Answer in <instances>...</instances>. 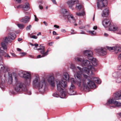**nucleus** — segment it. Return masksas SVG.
<instances>
[{
  "instance_id": "obj_1",
  "label": "nucleus",
  "mask_w": 121,
  "mask_h": 121,
  "mask_svg": "<svg viewBox=\"0 0 121 121\" xmlns=\"http://www.w3.org/2000/svg\"><path fill=\"white\" fill-rule=\"evenodd\" d=\"M83 65L87 67H84L82 69L79 66H77V68L79 71L77 72L76 74H74V77L76 78L79 79L80 82H78V86L81 85H83V86L85 87H90L91 88H95L96 86L95 83L90 80L91 78L87 75L83 74L82 75V72L86 73L88 75H90L92 70L90 69L91 67V62L88 60H84L83 61Z\"/></svg>"
},
{
  "instance_id": "obj_2",
  "label": "nucleus",
  "mask_w": 121,
  "mask_h": 121,
  "mask_svg": "<svg viewBox=\"0 0 121 121\" xmlns=\"http://www.w3.org/2000/svg\"><path fill=\"white\" fill-rule=\"evenodd\" d=\"M46 81L45 78L40 80L39 76H36L33 81V85L35 87H38L39 92L43 93L45 91Z\"/></svg>"
},
{
  "instance_id": "obj_3",
  "label": "nucleus",
  "mask_w": 121,
  "mask_h": 121,
  "mask_svg": "<svg viewBox=\"0 0 121 121\" xmlns=\"http://www.w3.org/2000/svg\"><path fill=\"white\" fill-rule=\"evenodd\" d=\"M84 54L85 55L87 56L88 59L91 61V67H90V69L92 70L91 73V75H94L93 72L96 71L95 67H96L97 65V60L95 58H93L92 56L93 53L91 51L86 50L84 52Z\"/></svg>"
},
{
  "instance_id": "obj_4",
  "label": "nucleus",
  "mask_w": 121,
  "mask_h": 121,
  "mask_svg": "<svg viewBox=\"0 0 121 121\" xmlns=\"http://www.w3.org/2000/svg\"><path fill=\"white\" fill-rule=\"evenodd\" d=\"M63 77L64 79H61V81L58 80H56L57 90L60 91H63V89L67 87L66 81L68 80L69 78L68 73H64Z\"/></svg>"
},
{
  "instance_id": "obj_5",
  "label": "nucleus",
  "mask_w": 121,
  "mask_h": 121,
  "mask_svg": "<svg viewBox=\"0 0 121 121\" xmlns=\"http://www.w3.org/2000/svg\"><path fill=\"white\" fill-rule=\"evenodd\" d=\"M9 68L5 65L0 64V71H2L4 73L3 74H0V87L1 88H3V86L2 87L1 85H3V84L5 82L6 75L5 73L9 71Z\"/></svg>"
},
{
  "instance_id": "obj_6",
  "label": "nucleus",
  "mask_w": 121,
  "mask_h": 121,
  "mask_svg": "<svg viewBox=\"0 0 121 121\" xmlns=\"http://www.w3.org/2000/svg\"><path fill=\"white\" fill-rule=\"evenodd\" d=\"M75 78L76 79H77L78 80V81L77 82H75L74 80V79L73 78H71L70 79H69L68 80L69 82H70L71 83V86L69 88V91H68V93L70 95H74L76 94V92L75 91H74V90L75 89V87L73 85L74 83H77L78 86H83V87L84 88H86V89L87 88H91V87H84L83 85L81 84L80 86H79L78 85V82H80V80L79 79H78L77 78H76L75 77Z\"/></svg>"
},
{
  "instance_id": "obj_7",
  "label": "nucleus",
  "mask_w": 121,
  "mask_h": 121,
  "mask_svg": "<svg viewBox=\"0 0 121 121\" xmlns=\"http://www.w3.org/2000/svg\"><path fill=\"white\" fill-rule=\"evenodd\" d=\"M19 74L21 77H22L25 79V83L27 85H29L30 83L31 77L30 73L26 71H21Z\"/></svg>"
},
{
  "instance_id": "obj_8",
  "label": "nucleus",
  "mask_w": 121,
  "mask_h": 121,
  "mask_svg": "<svg viewBox=\"0 0 121 121\" xmlns=\"http://www.w3.org/2000/svg\"><path fill=\"white\" fill-rule=\"evenodd\" d=\"M16 85L15 86L14 89L15 91L17 92L21 91H25L26 90L25 88L24 90L23 86V84L20 82H16Z\"/></svg>"
},
{
  "instance_id": "obj_9",
  "label": "nucleus",
  "mask_w": 121,
  "mask_h": 121,
  "mask_svg": "<svg viewBox=\"0 0 121 121\" xmlns=\"http://www.w3.org/2000/svg\"><path fill=\"white\" fill-rule=\"evenodd\" d=\"M97 7L98 9H102V8L107 5V1L106 0H97Z\"/></svg>"
},
{
  "instance_id": "obj_10",
  "label": "nucleus",
  "mask_w": 121,
  "mask_h": 121,
  "mask_svg": "<svg viewBox=\"0 0 121 121\" xmlns=\"http://www.w3.org/2000/svg\"><path fill=\"white\" fill-rule=\"evenodd\" d=\"M39 47L40 48L37 49L38 50H41L40 52L42 54V57H44L47 56L48 54V52L49 51L48 49L45 52V47L42 44Z\"/></svg>"
},
{
  "instance_id": "obj_11",
  "label": "nucleus",
  "mask_w": 121,
  "mask_h": 121,
  "mask_svg": "<svg viewBox=\"0 0 121 121\" xmlns=\"http://www.w3.org/2000/svg\"><path fill=\"white\" fill-rule=\"evenodd\" d=\"M64 89H63V91H61L59 92H60V95H59L56 92H55L53 93L52 94V96H53L55 97H58L60 96L61 98H64L66 97V94L65 92L64 91Z\"/></svg>"
},
{
  "instance_id": "obj_12",
  "label": "nucleus",
  "mask_w": 121,
  "mask_h": 121,
  "mask_svg": "<svg viewBox=\"0 0 121 121\" xmlns=\"http://www.w3.org/2000/svg\"><path fill=\"white\" fill-rule=\"evenodd\" d=\"M10 38L8 37H5V38L4 39L3 41L1 43V45L4 48V49H7V48L6 46V43H7L8 42L10 41Z\"/></svg>"
},
{
  "instance_id": "obj_13",
  "label": "nucleus",
  "mask_w": 121,
  "mask_h": 121,
  "mask_svg": "<svg viewBox=\"0 0 121 121\" xmlns=\"http://www.w3.org/2000/svg\"><path fill=\"white\" fill-rule=\"evenodd\" d=\"M79 3L78 0H71L68 1L67 2V4L68 5L69 7L72 8L75 4Z\"/></svg>"
},
{
  "instance_id": "obj_14",
  "label": "nucleus",
  "mask_w": 121,
  "mask_h": 121,
  "mask_svg": "<svg viewBox=\"0 0 121 121\" xmlns=\"http://www.w3.org/2000/svg\"><path fill=\"white\" fill-rule=\"evenodd\" d=\"M103 25L105 27H109L111 25V22L110 20L105 19H104L102 22Z\"/></svg>"
},
{
  "instance_id": "obj_15",
  "label": "nucleus",
  "mask_w": 121,
  "mask_h": 121,
  "mask_svg": "<svg viewBox=\"0 0 121 121\" xmlns=\"http://www.w3.org/2000/svg\"><path fill=\"white\" fill-rule=\"evenodd\" d=\"M68 20L71 23H75L76 20L73 15L71 14H69L67 16Z\"/></svg>"
},
{
  "instance_id": "obj_16",
  "label": "nucleus",
  "mask_w": 121,
  "mask_h": 121,
  "mask_svg": "<svg viewBox=\"0 0 121 121\" xmlns=\"http://www.w3.org/2000/svg\"><path fill=\"white\" fill-rule=\"evenodd\" d=\"M48 82L52 86H55V81L54 77L52 76H50L47 79Z\"/></svg>"
},
{
  "instance_id": "obj_17",
  "label": "nucleus",
  "mask_w": 121,
  "mask_h": 121,
  "mask_svg": "<svg viewBox=\"0 0 121 121\" xmlns=\"http://www.w3.org/2000/svg\"><path fill=\"white\" fill-rule=\"evenodd\" d=\"M109 29L110 30L121 31V29L120 28H118L117 25H113L112 26H111V25L109 27Z\"/></svg>"
},
{
  "instance_id": "obj_18",
  "label": "nucleus",
  "mask_w": 121,
  "mask_h": 121,
  "mask_svg": "<svg viewBox=\"0 0 121 121\" xmlns=\"http://www.w3.org/2000/svg\"><path fill=\"white\" fill-rule=\"evenodd\" d=\"M114 96L115 99L119 100L121 99V91H119L114 94Z\"/></svg>"
},
{
  "instance_id": "obj_19",
  "label": "nucleus",
  "mask_w": 121,
  "mask_h": 121,
  "mask_svg": "<svg viewBox=\"0 0 121 121\" xmlns=\"http://www.w3.org/2000/svg\"><path fill=\"white\" fill-rule=\"evenodd\" d=\"M114 105H112L110 106V108L112 109L115 108L116 107H121V103L117 101H115L114 103Z\"/></svg>"
},
{
  "instance_id": "obj_20",
  "label": "nucleus",
  "mask_w": 121,
  "mask_h": 121,
  "mask_svg": "<svg viewBox=\"0 0 121 121\" xmlns=\"http://www.w3.org/2000/svg\"><path fill=\"white\" fill-rule=\"evenodd\" d=\"M30 19V18L28 16H25L23 17L20 20L21 22L23 23H27L28 22Z\"/></svg>"
},
{
  "instance_id": "obj_21",
  "label": "nucleus",
  "mask_w": 121,
  "mask_h": 121,
  "mask_svg": "<svg viewBox=\"0 0 121 121\" xmlns=\"http://www.w3.org/2000/svg\"><path fill=\"white\" fill-rule=\"evenodd\" d=\"M9 82H10V83H12L13 82V78L14 77L15 80L17 79V77L15 73L13 74H9Z\"/></svg>"
},
{
  "instance_id": "obj_22",
  "label": "nucleus",
  "mask_w": 121,
  "mask_h": 121,
  "mask_svg": "<svg viewBox=\"0 0 121 121\" xmlns=\"http://www.w3.org/2000/svg\"><path fill=\"white\" fill-rule=\"evenodd\" d=\"M109 10L108 9H105L103 11L101 16L103 17H106L108 16L109 14Z\"/></svg>"
},
{
  "instance_id": "obj_23",
  "label": "nucleus",
  "mask_w": 121,
  "mask_h": 121,
  "mask_svg": "<svg viewBox=\"0 0 121 121\" xmlns=\"http://www.w3.org/2000/svg\"><path fill=\"white\" fill-rule=\"evenodd\" d=\"M98 51L100 52L102 55H106L107 54L106 49L105 48H101L98 49Z\"/></svg>"
},
{
  "instance_id": "obj_24",
  "label": "nucleus",
  "mask_w": 121,
  "mask_h": 121,
  "mask_svg": "<svg viewBox=\"0 0 121 121\" xmlns=\"http://www.w3.org/2000/svg\"><path fill=\"white\" fill-rule=\"evenodd\" d=\"M76 14L78 16H84V18L86 17V13L84 10H83L81 12H77L76 13Z\"/></svg>"
},
{
  "instance_id": "obj_25",
  "label": "nucleus",
  "mask_w": 121,
  "mask_h": 121,
  "mask_svg": "<svg viewBox=\"0 0 121 121\" xmlns=\"http://www.w3.org/2000/svg\"><path fill=\"white\" fill-rule=\"evenodd\" d=\"M30 9V5L27 2H26L25 5H23L22 9L24 11H27Z\"/></svg>"
},
{
  "instance_id": "obj_26",
  "label": "nucleus",
  "mask_w": 121,
  "mask_h": 121,
  "mask_svg": "<svg viewBox=\"0 0 121 121\" xmlns=\"http://www.w3.org/2000/svg\"><path fill=\"white\" fill-rule=\"evenodd\" d=\"M113 77L116 78L118 77H120L121 75V73L119 72H115L112 73Z\"/></svg>"
},
{
  "instance_id": "obj_27",
  "label": "nucleus",
  "mask_w": 121,
  "mask_h": 121,
  "mask_svg": "<svg viewBox=\"0 0 121 121\" xmlns=\"http://www.w3.org/2000/svg\"><path fill=\"white\" fill-rule=\"evenodd\" d=\"M75 8L76 9L78 10H80L81 9L84 10L83 6L80 4L78 3L76 4Z\"/></svg>"
},
{
  "instance_id": "obj_28",
  "label": "nucleus",
  "mask_w": 121,
  "mask_h": 121,
  "mask_svg": "<svg viewBox=\"0 0 121 121\" xmlns=\"http://www.w3.org/2000/svg\"><path fill=\"white\" fill-rule=\"evenodd\" d=\"M8 37H9L10 39L12 40H14L15 39L16 35L15 34L13 33H10L8 34Z\"/></svg>"
},
{
  "instance_id": "obj_29",
  "label": "nucleus",
  "mask_w": 121,
  "mask_h": 121,
  "mask_svg": "<svg viewBox=\"0 0 121 121\" xmlns=\"http://www.w3.org/2000/svg\"><path fill=\"white\" fill-rule=\"evenodd\" d=\"M115 101L114 99L110 98L108 100L106 104L108 105L110 104H114V103L115 102Z\"/></svg>"
},
{
  "instance_id": "obj_30",
  "label": "nucleus",
  "mask_w": 121,
  "mask_h": 121,
  "mask_svg": "<svg viewBox=\"0 0 121 121\" xmlns=\"http://www.w3.org/2000/svg\"><path fill=\"white\" fill-rule=\"evenodd\" d=\"M70 68L72 69L74 73H75L74 74V75L76 74L77 73H75V72L76 71V67H75V65L73 64H71L70 65ZM79 71V70L78 71V72Z\"/></svg>"
},
{
  "instance_id": "obj_31",
  "label": "nucleus",
  "mask_w": 121,
  "mask_h": 121,
  "mask_svg": "<svg viewBox=\"0 0 121 121\" xmlns=\"http://www.w3.org/2000/svg\"><path fill=\"white\" fill-rule=\"evenodd\" d=\"M92 78V80L96 83L99 84H100L101 82V81L99 78L93 77Z\"/></svg>"
},
{
  "instance_id": "obj_32",
  "label": "nucleus",
  "mask_w": 121,
  "mask_h": 121,
  "mask_svg": "<svg viewBox=\"0 0 121 121\" xmlns=\"http://www.w3.org/2000/svg\"><path fill=\"white\" fill-rule=\"evenodd\" d=\"M115 48L114 51H117L118 52H121V47L119 46H115Z\"/></svg>"
},
{
  "instance_id": "obj_33",
  "label": "nucleus",
  "mask_w": 121,
  "mask_h": 121,
  "mask_svg": "<svg viewBox=\"0 0 121 121\" xmlns=\"http://www.w3.org/2000/svg\"><path fill=\"white\" fill-rule=\"evenodd\" d=\"M74 59L76 61L80 62H83V61L84 60L82 59L79 57H75Z\"/></svg>"
},
{
  "instance_id": "obj_34",
  "label": "nucleus",
  "mask_w": 121,
  "mask_h": 121,
  "mask_svg": "<svg viewBox=\"0 0 121 121\" xmlns=\"http://www.w3.org/2000/svg\"><path fill=\"white\" fill-rule=\"evenodd\" d=\"M2 47L0 48V53H1V55H3L5 53V52L4 50L5 49H4Z\"/></svg>"
},
{
  "instance_id": "obj_35",
  "label": "nucleus",
  "mask_w": 121,
  "mask_h": 121,
  "mask_svg": "<svg viewBox=\"0 0 121 121\" xmlns=\"http://www.w3.org/2000/svg\"><path fill=\"white\" fill-rule=\"evenodd\" d=\"M68 12V10L65 9H62L60 11L61 13L64 14Z\"/></svg>"
},
{
  "instance_id": "obj_36",
  "label": "nucleus",
  "mask_w": 121,
  "mask_h": 121,
  "mask_svg": "<svg viewBox=\"0 0 121 121\" xmlns=\"http://www.w3.org/2000/svg\"><path fill=\"white\" fill-rule=\"evenodd\" d=\"M106 48L109 51H111L112 50H114V49L115 48V46L112 47L107 46L106 47Z\"/></svg>"
},
{
  "instance_id": "obj_37",
  "label": "nucleus",
  "mask_w": 121,
  "mask_h": 121,
  "mask_svg": "<svg viewBox=\"0 0 121 121\" xmlns=\"http://www.w3.org/2000/svg\"><path fill=\"white\" fill-rule=\"evenodd\" d=\"M17 26L20 29H22L24 27V25L23 24H18Z\"/></svg>"
},
{
  "instance_id": "obj_38",
  "label": "nucleus",
  "mask_w": 121,
  "mask_h": 121,
  "mask_svg": "<svg viewBox=\"0 0 121 121\" xmlns=\"http://www.w3.org/2000/svg\"><path fill=\"white\" fill-rule=\"evenodd\" d=\"M116 78V82L117 83H119L121 82V78L120 77H118Z\"/></svg>"
},
{
  "instance_id": "obj_39",
  "label": "nucleus",
  "mask_w": 121,
  "mask_h": 121,
  "mask_svg": "<svg viewBox=\"0 0 121 121\" xmlns=\"http://www.w3.org/2000/svg\"><path fill=\"white\" fill-rule=\"evenodd\" d=\"M89 32L91 34V35H95L96 34L95 32L94 31H90Z\"/></svg>"
},
{
  "instance_id": "obj_40",
  "label": "nucleus",
  "mask_w": 121,
  "mask_h": 121,
  "mask_svg": "<svg viewBox=\"0 0 121 121\" xmlns=\"http://www.w3.org/2000/svg\"><path fill=\"white\" fill-rule=\"evenodd\" d=\"M23 5H20L17 6L15 7V8H16L17 9H19L22 8Z\"/></svg>"
},
{
  "instance_id": "obj_41",
  "label": "nucleus",
  "mask_w": 121,
  "mask_h": 121,
  "mask_svg": "<svg viewBox=\"0 0 121 121\" xmlns=\"http://www.w3.org/2000/svg\"><path fill=\"white\" fill-rule=\"evenodd\" d=\"M31 25H30L29 26H27L26 27V29L27 30H30V28L31 27Z\"/></svg>"
},
{
  "instance_id": "obj_42",
  "label": "nucleus",
  "mask_w": 121,
  "mask_h": 121,
  "mask_svg": "<svg viewBox=\"0 0 121 121\" xmlns=\"http://www.w3.org/2000/svg\"><path fill=\"white\" fill-rule=\"evenodd\" d=\"M26 54V53L25 52H21L20 53V56H21L25 55Z\"/></svg>"
},
{
  "instance_id": "obj_43",
  "label": "nucleus",
  "mask_w": 121,
  "mask_h": 121,
  "mask_svg": "<svg viewBox=\"0 0 121 121\" xmlns=\"http://www.w3.org/2000/svg\"><path fill=\"white\" fill-rule=\"evenodd\" d=\"M26 94L28 95H30L31 94V92L27 90L26 91Z\"/></svg>"
},
{
  "instance_id": "obj_44",
  "label": "nucleus",
  "mask_w": 121,
  "mask_h": 121,
  "mask_svg": "<svg viewBox=\"0 0 121 121\" xmlns=\"http://www.w3.org/2000/svg\"><path fill=\"white\" fill-rule=\"evenodd\" d=\"M34 16L35 17V21L37 22L38 21V19L36 15H34Z\"/></svg>"
},
{
  "instance_id": "obj_45",
  "label": "nucleus",
  "mask_w": 121,
  "mask_h": 121,
  "mask_svg": "<svg viewBox=\"0 0 121 121\" xmlns=\"http://www.w3.org/2000/svg\"><path fill=\"white\" fill-rule=\"evenodd\" d=\"M117 69L119 70H121V65L118 66Z\"/></svg>"
},
{
  "instance_id": "obj_46",
  "label": "nucleus",
  "mask_w": 121,
  "mask_h": 121,
  "mask_svg": "<svg viewBox=\"0 0 121 121\" xmlns=\"http://www.w3.org/2000/svg\"><path fill=\"white\" fill-rule=\"evenodd\" d=\"M71 34H74L76 33L75 32H74V30L73 29L71 30Z\"/></svg>"
},
{
  "instance_id": "obj_47",
  "label": "nucleus",
  "mask_w": 121,
  "mask_h": 121,
  "mask_svg": "<svg viewBox=\"0 0 121 121\" xmlns=\"http://www.w3.org/2000/svg\"><path fill=\"white\" fill-rule=\"evenodd\" d=\"M4 57H7L8 59L10 57V56H9L8 54H7L6 55H5Z\"/></svg>"
},
{
  "instance_id": "obj_48",
  "label": "nucleus",
  "mask_w": 121,
  "mask_h": 121,
  "mask_svg": "<svg viewBox=\"0 0 121 121\" xmlns=\"http://www.w3.org/2000/svg\"><path fill=\"white\" fill-rule=\"evenodd\" d=\"M31 38L35 39H37V36L35 35H33Z\"/></svg>"
},
{
  "instance_id": "obj_49",
  "label": "nucleus",
  "mask_w": 121,
  "mask_h": 121,
  "mask_svg": "<svg viewBox=\"0 0 121 121\" xmlns=\"http://www.w3.org/2000/svg\"><path fill=\"white\" fill-rule=\"evenodd\" d=\"M118 60H121V53L118 56Z\"/></svg>"
},
{
  "instance_id": "obj_50",
  "label": "nucleus",
  "mask_w": 121,
  "mask_h": 121,
  "mask_svg": "<svg viewBox=\"0 0 121 121\" xmlns=\"http://www.w3.org/2000/svg\"><path fill=\"white\" fill-rule=\"evenodd\" d=\"M42 57V56H41L40 55H38L37 56V58H40L41 57Z\"/></svg>"
},
{
  "instance_id": "obj_51",
  "label": "nucleus",
  "mask_w": 121,
  "mask_h": 121,
  "mask_svg": "<svg viewBox=\"0 0 121 121\" xmlns=\"http://www.w3.org/2000/svg\"><path fill=\"white\" fill-rule=\"evenodd\" d=\"M117 114L118 117H121V112L117 113Z\"/></svg>"
},
{
  "instance_id": "obj_52",
  "label": "nucleus",
  "mask_w": 121,
  "mask_h": 121,
  "mask_svg": "<svg viewBox=\"0 0 121 121\" xmlns=\"http://www.w3.org/2000/svg\"><path fill=\"white\" fill-rule=\"evenodd\" d=\"M52 2L54 4H56V3L55 0H51Z\"/></svg>"
},
{
  "instance_id": "obj_53",
  "label": "nucleus",
  "mask_w": 121,
  "mask_h": 121,
  "mask_svg": "<svg viewBox=\"0 0 121 121\" xmlns=\"http://www.w3.org/2000/svg\"><path fill=\"white\" fill-rule=\"evenodd\" d=\"M54 27H55L56 28H58L59 27V26H58L56 25H54Z\"/></svg>"
},
{
  "instance_id": "obj_54",
  "label": "nucleus",
  "mask_w": 121,
  "mask_h": 121,
  "mask_svg": "<svg viewBox=\"0 0 121 121\" xmlns=\"http://www.w3.org/2000/svg\"><path fill=\"white\" fill-rule=\"evenodd\" d=\"M79 33L82 34H85V32L83 31H81V32H80Z\"/></svg>"
},
{
  "instance_id": "obj_55",
  "label": "nucleus",
  "mask_w": 121,
  "mask_h": 121,
  "mask_svg": "<svg viewBox=\"0 0 121 121\" xmlns=\"http://www.w3.org/2000/svg\"><path fill=\"white\" fill-rule=\"evenodd\" d=\"M43 23L45 26H47L48 25L47 23V22H45L44 21L43 22Z\"/></svg>"
},
{
  "instance_id": "obj_56",
  "label": "nucleus",
  "mask_w": 121,
  "mask_h": 121,
  "mask_svg": "<svg viewBox=\"0 0 121 121\" xmlns=\"http://www.w3.org/2000/svg\"><path fill=\"white\" fill-rule=\"evenodd\" d=\"M39 7L40 8V9H43V7L41 5H39Z\"/></svg>"
},
{
  "instance_id": "obj_57",
  "label": "nucleus",
  "mask_w": 121,
  "mask_h": 121,
  "mask_svg": "<svg viewBox=\"0 0 121 121\" xmlns=\"http://www.w3.org/2000/svg\"><path fill=\"white\" fill-rule=\"evenodd\" d=\"M11 54L13 56L15 57L16 56V55L13 53H11Z\"/></svg>"
},
{
  "instance_id": "obj_58",
  "label": "nucleus",
  "mask_w": 121,
  "mask_h": 121,
  "mask_svg": "<svg viewBox=\"0 0 121 121\" xmlns=\"http://www.w3.org/2000/svg\"><path fill=\"white\" fill-rule=\"evenodd\" d=\"M53 35H55L56 34V32L55 31H53Z\"/></svg>"
},
{
  "instance_id": "obj_59",
  "label": "nucleus",
  "mask_w": 121,
  "mask_h": 121,
  "mask_svg": "<svg viewBox=\"0 0 121 121\" xmlns=\"http://www.w3.org/2000/svg\"><path fill=\"white\" fill-rule=\"evenodd\" d=\"M16 1L18 3H20L21 1V0H16Z\"/></svg>"
},
{
  "instance_id": "obj_60",
  "label": "nucleus",
  "mask_w": 121,
  "mask_h": 121,
  "mask_svg": "<svg viewBox=\"0 0 121 121\" xmlns=\"http://www.w3.org/2000/svg\"><path fill=\"white\" fill-rule=\"evenodd\" d=\"M93 29L95 30H96L97 29V27L96 26H95L94 27Z\"/></svg>"
},
{
  "instance_id": "obj_61",
  "label": "nucleus",
  "mask_w": 121,
  "mask_h": 121,
  "mask_svg": "<svg viewBox=\"0 0 121 121\" xmlns=\"http://www.w3.org/2000/svg\"><path fill=\"white\" fill-rule=\"evenodd\" d=\"M29 57H30V58H33V57H34L33 56H32V55H29Z\"/></svg>"
},
{
  "instance_id": "obj_62",
  "label": "nucleus",
  "mask_w": 121,
  "mask_h": 121,
  "mask_svg": "<svg viewBox=\"0 0 121 121\" xmlns=\"http://www.w3.org/2000/svg\"><path fill=\"white\" fill-rule=\"evenodd\" d=\"M61 31L63 32H66V30L65 29H62Z\"/></svg>"
},
{
  "instance_id": "obj_63",
  "label": "nucleus",
  "mask_w": 121,
  "mask_h": 121,
  "mask_svg": "<svg viewBox=\"0 0 121 121\" xmlns=\"http://www.w3.org/2000/svg\"><path fill=\"white\" fill-rule=\"evenodd\" d=\"M104 36L106 37H107L108 36V34L106 33H104Z\"/></svg>"
},
{
  "instance_id": "obj_64",
  "label": "nucleus",
  "mask_w": 121,
  "mask_h": 121,
  "mask_svg": "<svg viewBox=\"0 0 121 121\" xmlns=\"http://www.w3.org/2000/svg\"><path fill=\"white\" fill-rule=\"evenodd\" d=\"M22 39L21 38H19L18 39V40L19 41H20L22 40Z\"/></svg>"
}]
</instances>
